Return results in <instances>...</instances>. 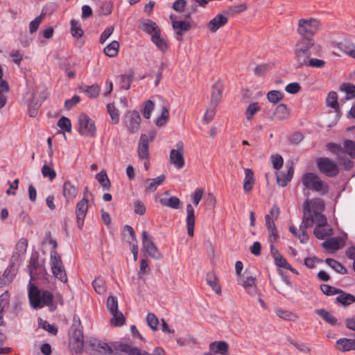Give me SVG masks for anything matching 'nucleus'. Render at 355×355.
<instances>
[{
    "instance_id": "33",
    "label": "nucleus",
    "mask_w": 355,
    "mask_h": 355,
    "mask_svg": "<svg viewBox=\"0 0 355 355\" xmlns=\"http://www.w3.org/2000/svg\"><path fill=\"white\" fill-rule=\"evenodd\" d=\"M191 28V24L184 21L173 20V28L176 31L177 35L181 37L184 33L189 31Z\"/></svg>"
},
{
    "instance_id": "45",
    "label": "nucleus",
    "mask_w": 355,
    "mask_h": 355,
    "mask_svg": "<svg viewBox=\"0 0 355 355\" xmlns=\"http://www.w3.org/2000/svg\"><path fill=\"white\" fill-rule=\"evenodd\" d=\"M53 295L49 291H44L42 294V304L44 306H48L51 308V310H53L55 306L53 304Z\"/></svg>"
},
{
    "instance_id": "55",
    "label": "nucleus",
    "mask_w": 355,
    "mask_h": 355,
    "mask_svg": "<svg viewBox=\"0 0 355 355\" xmlns=\"http://www.w3.org/2000/svg\"><path fill=\"white\" fill-rule=\"evenodd\" d=\"M267 98L270 102L276 103L284 98V94L278 90H272L268 93Z\"/></svg>"
},
{
    "instance_id": "61",
    "label": "nucleus",
    "mask_w": 355,
    "mask_h": 355,
    "mask_svg": "<svg viewBox=\"0 0 355 355\" xmlns=\"http://www.w3.org/2000/svg\"><path fill=\"white\" fill-rule=\"evenodd\" d=\"M71 33L73 37H80L83 35V31L79 25L78 22L74 19L71 20Z\"/></svg>"
},
{
    "instance_id": "14",
    "label": "nucleus",
    "mask_w": 355,
    "mask_h": 355,
    "mask_svg": "<svg viewBox=\"0 0 355 355\" xmlns=\"http://www.w3.org/2000/svg\"><path fill=\"white\" fill-rule=\"evenodd\" d=\"M70 343L76 353L82 351L84 345L83 334L81 329H75L70 336Z\"/></svg>"
},
{
    "instance_id": "63",
    "label": "nucleus",
    "mask_w": 355,
    "mask_h": 355,
    "mask_svg": "<svg viewBox=\"0 0 355 355\" xmlns=\"http://www.w3.org/2000/svg\"><path fill=\"white\" fill-rule=\"evenodd\" d=\"M41 172L43 177L49 178L50 181L53 180L56 177L55 171L46 164L42 166Z\"/></svg>"
},
{
    "instance_id": "4",
    "label": "nucleus",
    "mask_w": 355,
    "mask_h": 355,
    "mask_svg": "<svg viewBox=\"0 0 355 355\" xmlns=\"http://www.w3.org/2000/svg\"><path fill=\"white\" fill-rule=\"evenodd\" d=\"M50 264L53 275L62 282H67V276L61 257L57 251L51 252Z\"/></svg>"
},
{
    "instance_id": "47",
    "label": "nucleus",
    "mask_w": 355,
    "mask_h": 355,
    "mask_svg": "<svg viewBox=\"0 0 355 355\" xmlns=\"http://www.w3.org/2000/svg\"><path fill=\"white\" fill-rule=\"evenodd\" d=\"M133 73L123 74L119 76L120 78V87L123 89H128L133 80Z\"/></svg>"
},
{
    "instance_id": "50",
    "label": "nucleus",
    "mask_w": 355,
    "mask_h": 355,
    "mask_svg": "<svg viewBox=\"0 0 355 355\" xmlns=\"http://www.w3.org/2000/svg\"><path fill=\"white\" fill-rule=\"evenodd\" d=\"M93 287L95 291L100 295L104 294L106 291L105 283L103 278L98 277L94 280Z\"/></svg>"
},
{
    "instance_id": "2",
    "label": "nucleus",
    "mask_w": 355,
    "mask_h": 355,
    "mask_svg": "<svg viewBox=\"0 0 355 355\" xmlns=\"http://www.w3.org/2000/svg\"><path fill=\"white\" fill-rule=\"evenodd\" d=\"M302 182L305 188L311 189L320 195H325L329 191V186L313 173H306L302 178Z\"/></svg>"
},
{
    "instance_id": "53",
    "label": "nucleus",
    "mask_w": 355,
    "mask_h": 355,
    "mask_svg": "<svg viewBox=\"0 0 355 355\" xmlns=\"http://www.w3.org/2000/svg\"><path fill=\"white\" fill-rule=\"evenodd\" d=\"M325 64H326V62L323 60L310 58L306 61L304 66L316 68V69H322L325 66Z\"/></svg>"
},
{
    "instance_id": "7",
    "label": "nucleus",
    "mask_w": 355,
    "mask_h": 355,
    "mask_svg": "<svg viewBox=\"0 0 355 355\" xmlns=\"http://www.w3.org/2000/svg\"><path fill=\"white\" fill-rule=\"evenodd\" d=\"M116 344L110 345L103 341L94 339L89 342V351L92 355H110L114 352L116 353V350L114 349V345Z\"/></svg>"
},
{
    "instance_id": "9",
    "label": "nucleus",
    "mask_w": 355,
    "mask_h": 355,
    "mask_svg": "<svg viewBox=\"0 0 355 355\" xmlns=\"http://www.w3.org/2000/svg\"><path fill=\"white\" fill-rule=\"evenodd\" d=\"M317 164L320 171L328 177H335L339 173L338 166L329 158L318 159Z\"/></svg>"
},
{
    "instance_id": "23",
    "label": "nucleus",
    "mask_w": 355,
    "mask_h": 355,
    "mask_svg": "<svg viewBox=\"0 0 355 355\" xmlns=\"http://www.w3.org/2000/svg\"><path fill=\"white\" fill-rule=\"evenodd\" d=\"M187 234L190 236H193L195 226L194 209L191 204L187 205Z\"/></svg>"
},
{
    "instance_id": "46",
    "label": "nucleus",
    "mask_w": 355,
    "mask_h": 355,
    "mask_svg": "<svg viewBox=\"0 0 355 355\" xmlns=\"http://www.w3.org/2000/svg\"><path fill=\"white\" fill-rule=\"evenodd\" d=\"M322 246L328 251L335 252L340 248L338 240L336 238H331L325 241L322 243Z\"/></svg>"
},
{
    "instance_id": "26",
    "label": "nucleus",
    "mask_w": 355,
    "mask_h": 355,
    "mask_svg": "<svg viewBox=\"0 0 355 355\" xmlns=\"http://www.w3.org/2000/svg\"><path fill=\"white\" fill-rule=\"evenodd\" d=\"M309 200H306L303 204L304 214L302 221L300 225V231H306L307 228L313 225L310 220V210H309Z\"/></svg>"
},
{
    "instance_id": "12",
    "label": "nucleus",
    "mask_w": 355,
    "mask_h": 355,
    "mask_svg": "<svg viewBox=\"0 0 355 355\" xmlns=\"http://www.w3.org/2000/svg\"><path fill=\"white\" fill-rule=\"evenodd\" d=\"M88 199L87 197L80 200L76 207V216L78 227L81 229L84 224V220L88 210Z\"/></svg>"
},
{
    "instance_id": "10",
    "label": "nucleus",
    "mask_w": 355,
    "mask_h": 355,
    "mask_svg": "<svg viewBox=\"0 0 355 355\" xmlns=\"http://www.w3.org/2000/svg\"><path fill=\"white\" fill-rule=\"evenodd\" d=\"M142 243L144 248L150 257L155 259L162 258L161 252L158 250L152 238L148 236V232L145 230L142 232Z\"/></svg>"
},
{
    "instance_id": "24",
    "label": "nucleus",
    "mask_w": 355,
    "mask_h": 355,
    "mask_svg": "<svg viewBox=\"0 0 355 355\" xmlns=\"http://www.w3.org/2000/svg\"><path fill=\"white\" fill-rule=\"evenodd\" d=\"M141 28L146 33L151 35H156L161 34V30L155 22L150 19H146L141 24Z\"/></svg>"
},
{
    "instance_id": "49",
    "label": "nucleus",
    "mask_w": 355,
    "mask_h": 355,
    "mask_svg": "<svg viewBox=\"0 0 355 355\" xmlns=\"http://www.w3.org/2000/svg\"><path fill=\"white\" fill-rule=\"evenodd\" d=\"M96 179L101 184L104 189H110L111 184L105 171H101L96 174Z\"/></svg>"
},
{
    "instance_id": "51",
    "label": "nucleus",
    "mask_w": 355,
    "mask_h": 355,
    "mask_svg": "<svg viewBox=\"0 0 355 355\" xmlns=\"http://www.w3.org/2000/svg\"><path fill=\"white\" fill-rule=\"evenodd\" d=\"M38 325L39 327L47 331L52 335H56L58 333V328L55 326L49 324L46 320H43L42 319L39 318Z\"/></svg>"
},
{
    "instance_id": "32",
    "label": "nucleus",
    "mask_w": 355,
    "mask_h": 355,
    "mask_svg": "<svg viewBox=\"0 0 355 355\" xmlns=\"http://www.w3.org/2000/svg\"><path fill=\"white\" fill-rule=\"evenodd\" d=\"M254 184V173L250 168L245 169V179L243 182V189L245 193L252 191Z\"/></svg>"
},
{
    "instance_id": "57",
    "label": "nucleus",
    "mask_w": 355,
    "mask_h": 355,
    "mask_svg": "<svg viewBox=\"0 0 355 355\" xmlns=\"http://www.w3.org/2000/svg\"><path fill=\"white\" fill-rule=\"evenodd\" d=\"M337 162L339 165L343 166L344 169L346 171L351 169L354 164L353 162L345 157L344 154L337 157Z\"/></svg>"
},
{
    "instance_id": "44",
    "label": "nucleus",
    "mask_w": 355,
    "mask_h": 355,
    "mask_svg": "<svg viewBox=\"0 0 355 355\" xmlns=\"http://www.w3.org/2000/svg\"><path fill=\"white\" fill-rule=\"evenodd\" d=\"M344 153H347L352 158L355 159V141L346 139L343 142Z\"/></svg>"
},
{
    "instance_id": "8",
    "label": "nucleus",
    "mask_w": 355,
    "mask_h": 355,
    "mask_svg": "<svg viewBox=\"0 0 355 355\" xmlns=\"http://www.w3.org/2000/svg\"><path fill=\"white\" fill-rule=\"evenodd\" d=\"M176 148L170 151L169 162L177 169L182 168L185 165L184 150L182 141H178L175 145Z\"/></svg>"
},
{
    "instance_id": "25",
    "label": "nucleus",
    "mask_w": 355,
    "mask_h": 355,
    "mask_svg": "<svg viewBox=\"0 0 355 355\" xmlns=\"http://www.w3.org/2000/svg\"><path fill=\"white\" fill-rule=\"evenodd\" d=\"M210 351H213L215 354L227 355L229 349V345L225 341H214L209 344Z\"/></svg>"
},
{
    "instance_id": "52",
    "label": "nucleus",
    "mask_w": 355,
    "mask_h": 355,
    "mask_svg": "<svg viewBox=\"0 0 355 355\" xmlns=\"http://www.w3.org/2000/svg\"><path fill=\"white\" fill-rule=\"evenodd\" d=\"M40 267L39 257L37 254H33L31 255L29 262V273L31 277L36 274L37 269Z\"/></svg>"
},
{
    "instance_id": "64",
    "label": "nucleus",
    "mask_w": 355,
    "mask_h": 355,
    "mask_svg": "<svg viewBox=\"0 0 355 355\" xmlns=\"http://www.w3.org/2000/svg\"><path fill=\"white\" fill-rule=\"evenodd\" d=\"M58 126L65 132H71V121L67 117L62 116L58 121Z\"/></svg>"
},
{
    "instance_id": "41",
    "label": "nucleus",
    "mask_w": 355,
    "mask_h": 355,
    "mask_svg": "<svg viewBox=\"0 0 355 355\" xmlns=\"http://www.w3.org/2000/svg\"><path fill=\"white\" fill-rule=\"evenodd\" d=\"M309 210H311V208L313 209L314 212H321L324 209V204L322 200L320 198H314L311 200H309Z\"/></svg>"
},
{
    "instance_id": "48",
    "label": "nucleus",
    "mask_w": 355,
    "mask_h": 355,
    "mask_svg": "<svg viewBox=\"0 0 355 355\" xmlns=\"http://www.w3.org/2000/svg\"><path fill=\"white\" fill-rule=\"evenodd\" d=\"M112 318L110 320V324L114 327H121L125 323V318L123 313L119 311L116 313H111Z\"/></svg>"
},
{
    "instance_id": "19",
    "label": "nucleus",
    "mask_w": 355,
    "mask_h": 355,
    "mask_svg": "<svg viewBox=\"0 0 355 355\" xmlns=\"http://www.w3.org/2000/svg\"><path fill=\"white\" fill-rule=\"evenodd\" d=\"M239 284H241L246 292L251 296H255L257 288L255 285V279L252 277H240Z\"/></svg>"
},
{
    "instance_id": "18",
    "label": "nucleus",
    "mask_w": 355,
    "mask_h": 355,
    "mask_svg": "<svg viewBox=\"0 0 355 355\" xmlns=\"http://www.w3.org/2000/svg\"><path fill=\"white\" fill-rule=\"evenodd\" d=\"M223 91V85L220 81H217L211 88V94L209 103L214 106H218L221 98Z\"/></svg>"
},
{
    "instance_id": "43",
    "label": "nucleus",
    "mask_w": 355,
    "mask_h": 355,
    "mask_svg": "<svg viewBox=\"0 0 355 355\" xmlns=\"http://www.w3.org/2000/svg\"><path fill=\"white\" fill-rule=\"evenodd\" d=\"M325 262L337 272L344 275L347 273V269L338 261L335 259L327 258Z\"/></svg>"
},
{
    "instance_id": "6",
    "label": "nucleus",
    "mask_w": 355,
    "mask_h": 355,
    "mask_svg": "<svg viewBox=\"0 0 355 355\" xmlns=\"http://www.w3.org/2000/svg\"><path fill=\"white\" fill-rule=\"evenodd\" d=\"M96 130L94 121L87 115L81 114L78 118V132L83 136L94 137Z\"/></svg>"
},
{
    "instance_id": "5",
    "label": "nucleus",
    "mask_w": 355,
    "mask_h": 355,
    "mask_svg": "<svg viewBox=\"0 0 355 355\" xmlns=\"http://www.w3.org/2000/svg\"><path fill=\"white\" fill-rule=\"evenodd\" d=\"M114 349L116 350V354L124 352L128 355H166L164 350L160 347H156L152 354L127 344H116L114 345Z\"/></svg>"
},
{
    "instance_id": "39",
    "label": "nucleus",
    "mask_w": 355,
    "mask_h": 355,
    "mask_svg": "<svg viewBox=\"0 0 355 355\" xmlns=\"http://www.w3.org/2000/svg\"><path fill=\"white\" fill-rule=\"evenodd\" d=\"M159 202L162 205L178 209L180 207V200L176 196H172L169 198H161Z\"/></svg>"
},
{
    "instance_id": "3",
    "label": "nucleus",
    "mask_w": 355,
    "mask_h": 355,
    "mask_svg": "<svg viewBox=\"0 0 355 355\" xmlns=\"http://www.w3.org/2000/svg\"><path fill=\"white\" fill-rule=\"evenodd\" d=\"M320 28V22L316 19H300L298 21L297 33L301 37H313Z\"/></svg>"
},
{
    "instance_id": "28",
    "label": "nucleus",
    "mask_w": 355,
    "mask_h": 355,
    "mask_svg": "<svg viewBox=\"0 0 355 355\" xmlns=\"http://www.w3.org/2000/svg\"><path fill=\"white\" fill-rule=\"evenodd\" d=\"M166 176L164 175H161L153 179H147L146 180V192H153L155 191L158 186L161 185L164 181Z\"/></svg>"
},
{
    "instance_id": "62",
    "label": "nucleus",
    "mask_w": 355,
    "mask_h": 355,
    "mask_svg": "<svg viewBox=\"0 0 355 355\" xmlns=\"http://www.w3.org/2000/svg\"><path fill=\"white\" fill-rule=\"evenodd\" d=\"M107 308L110 313H116L117 311H119L118 300L115 297H114L112 295H110L107 297Z\"/></svg>"
},
{
    "instance_id": "27",
    "label": "nucleus",
    "mask_w": 355,
    "mask_h": 355,
    "mask_svg": "<svg viewBox=\"0 0 355 355\" xmlns=\"http://www.w3.org/2000/svg\"><path fill=\"white\" fill-rule=\"evenodd\" d=\"M265 220L266 225L270 236V241L271 243H275L278 238V234L274 220L268 214L266 215Z\"/></svg>"
},
{
    "instance_id": "56",
    "label": "nucleus",
    "mask_w": 355,
    "mask_h": 355,
    "mask_svg": "<svg viewBox=\"0 0 355 355\" xmlns=\"http://www.w3.org/2000/svg\"><path fill=\"white\" fill-rule=\"evenodd\" d=\"M275 313L280 318L284 320H295L297 318L295 314L287 310L277 309L275 310Z\"/></svg>"
},
{
    "instance_id": "22",
    "label": "nucleus",
    "mask_w": 355,
    "mask_h": 355,
    "mask_svg": "<svg viewBox=\"0 0 355 355\" xmlns=\"http://www.w3.org/2000/svg\"><path fill=\"white\" fill-rule=\"evenodd\" d=\"M62 194L67 202L73 200L78 194V189L69 181H66L62 187Z\"/></svg>"
},
{
    "instance_id": "13",
    "label": "nucleus",
    "mask_w": 355,
    "mask_h": 355,
    "mask_svg": "<svg viewBox=\"0 0 355 355\" xmlns=\"http://www.w3.org/2000/svg\"><path fill=\"white\" fill-rule=\"evenodd\" d=\"M28 298L33 308L40 309L42 307L41 292L37 286L33 284L29 286Z\"/></svg>"
},
{
    "instance_id": "17",
    "label": "nucleus",
    "mask_w": 355,
    "mask_h": 355,
    "mask_svg": "<svg viewBox=\"0 0 355 355\" xmlns=\"http://www.w3.org/2000/svg\"><path fill=\"white\" fill-rule=\"evenodd\" d=\"M227 21V17L222 14H218L207 23V26L211 33H216L220 28L224 26Z\"/></svg>"
},
{
    "instance_id": "42",
    "label": "nucleus",
    "mask_w": 355,
    "mask_h": 355,
    "mask_svg": "<svg viewBox=\"0 0 355 355\" xmlns=\"http://www.w3.org/2000/svg\"><path fill=\"white\" fill-rule=\"evenodd\" d=\"M161 34L153 35L152 42L162 52H166L168 49V44L165 39L160 37Z\"/></svg>"
},
{
    "instance_id": "34",
    "label": "nucleus",
    "mask_w": 355,
    "mask_h": 355,
    "mask_svg": "<svg viewBox=\"0 0 355 355\" xmlns=\"http://www.w3.org/2000/svg\"><path fill=\"white\" fill-rule=\"evenodd\" d=\"M81 92H84L88 97L97 98L100 93V87L98 84H94L91 86L83 85L80 87Z\"/></svg>"
},
{
    "instance_id": "58",
    "label": "nucleus",
    "mask_w": 355,
    "mask_h": 355,
    "mask_svg": "<svg viewBox=\"0 0 355 355\" xmlns=\"http://www.w3.org/2000/svg\"><path fill=\"white\" fill-rule=\"evenodd\" d=\"M325 226L315 227L313 231L315 236L318 239H324L326 236L331 234L330 229L324 228Z\"/></svg>"
},
{
    "instance_id": "30",
    "label": "nucleus",
    "mask_w": 355,
    "mask_h": 355,
    "mask_svg": "<svg viewBox=\"0 0 355 355\" xmlns=\"http://www.w3.org/2000/svg\"><path fill=\"white\" fill-rule=\"evenodd\" d=\"M206 282L216 294H221V287L218 284V279L215 272H208L207 274Z\"/></svg>"
},
{
    "instance_id": "38",
    "label": "nucleus",
    "mask_w": 355,
    "mask_h": 355,
    "mask_svg": "<svg viewBox=\"0 0 355 355\" xmlns=\"http://www.w3.org/2000/svg\"><path fill=\"white\" fill-rule=\"evenodd\" d=\"M339 49L343 53L355 58V46L349 41H344L338 43Z\"/></svg>"
},
{
    "instance_id": "54",
    "label": "nucleus",
    "mask_w": 355,
    "mask_h": 355,
    "mask_svg": "<svg viewBox=\"0 0 355 355\" xmlns=\"http://www.w3.org/2000/svg\"><path fill=\"white\" fill-rule=\"evenodd\" d=\"M217 106H214L213 105L209 104L208 107L206 110V112L205 113V115L203 116L202 121L206 124H208L211 121L213 120L215 114H216V109Z\"/></svg>"
},
{
    "instance_id": "40",
    "label": "nucleus",
    "mask_w": 355,
    "mask_h": 355,
    "mask_svg": "<svg viewBox=\"0 0 355 355\" xmlns=\"http://www.w3.org/2000/svg\"><path fill=\"white\" fill-rule=\"evenodd\" d=\"M119 43L114 40L110 43L107 46L104 48V53L106 55L110 58L115 57L119 52Z\"/></svg>"
},
{
    "instance_id": "59",
    "label": "nucleus",
    "mask_w": 355,
    "mask_h": 355,
    "mask_svg": "<svg viewBox=\"0 0 355 355\" xmlns=\"http://www.w3.org/2000/svg\"><path fill=\"white\" fill-rule=\"evenodd\" d=\"M260 110L257 102L250 103L246 109L245 116L248 120H251L253 116Z\"/></svg>"
},
{
    "instance_id": "15",
    "label": "nucleus",
    "mask_w": 355,
    "mask_h": 355,
    "mask_svg": "<svg viewBox=\"0 0 355 355\" xmlns=\"http://www.w3.org/2000/svg\"><path fill=\"white\" fill-rule=\"evenodd\" d=\"M25 102L28 107V114L31 117H35L37 114V110L41 105L38 101H35V94L31 92H27L24 97Z\"/></svg>"
},
{
    "instance_id": "11",
    "label": "nucleus",
    "mask_w": 355,
    "mask_h": 355,
    "mask_svg": "<svg viewBox=\"0 0 355 355\" xmlns=\"http://www.w3.org/2000/svg\"><path fill=\"white\" fill-rule=\"evenodd\" d=\"M141 117L138 112H129L125 115V125L130 133L137 132L140 128Z\"/></svg>"
},
{
    "instance_id": "20",
    "label": "nucleus",
    "mask_w": 355,
    "mask_h": 355,
    "mask_svg": "<svg viewBox=\"0 0 355 355\" xmlns=\"http://www.w3.org/2000/svg\"><path fill=\"white\" fill-rule=\"evenodd\" d=\"M27 247L28 240L25 238L20 239L16 244L12 260L18 261L26 252Z\"/></svg>"
},
{
    "instance_id": "36",
    "label": "nucleus",
    "mask_w": 355,
    "mask_h": 355,
    "mask_svg": "<svg viewBox=\"0 0 355 355\" xmlns=\"http://www.w3.org/2000/svg\"><path fill=\"white\" fill-rule=\"evenodd\" d=\"M315 313L331 325H337V319L324 309H316Z\"/></svg>"
},
{
    "instance_id": "60",
    "label": "nucleus",
    "mask_w": 355,
    "mask_h": 355,
    "mask_svg": "<svg viewBox=\"0 0 355 355\" xmlns=\"http://www.w3.org/2000/svg\"><path fill=\"white\" fill-rule=\"evenodd\" d=\"M326 101L328 107L334 108L336 110L338 108V96L336 92H330L327 96Z\"/></svg>"
},
{
    "instance_id": "21",
    "label": "nucleus",
    "mask_w": 355,
    "mask_h": 355,
    "mask_svg": "<svg viewBox=\"0 0 355 355\" xmlns=\"http://www.w3.org/2000/svg\"><path fill=\"white\" fill-rule=\"evenodd\" d=\"M294 169L292 165L288 166L286 173L283 171L276 172L277 183L281 187H285L288 182L292 179Z\"/></svg>"
},
{
    "instance_id": "1",
    "label": "nucleus",
    "mask_w": 355,
    "mask_h": 355,
    "mask_svg": "<svg viewBox=\"0 0 355 355\" xmlns=\"http://www.w3.org/2000/svg\"><path fill=\"white\" fill-rule=\"evenodd\" d=\"M319 51V46L315 44L313 37H301L295 45V60L297 64V68L305 65L306 61L316 55Z\"/></svg>"
},
{
    "instance_id": "37",
    "label": "nucleus",
    "mask_w": 355,
    "mask_h": 355,
    "mask_svg": "<svg viewBox=\"0 0 355 355\" xmlns=\"http://www.w3.org/2000/svg\"><path fill=\"white\" fill-rule=\"evenodd\" d=\"M310 220L313 224H316V227L326 226L327 224V218L321 212H314L311 214L310 210Z\"/></svg>"
},
{
    "instance_id": "29",
    "label": "nucleus",
    "mask_w": 355,
    "mask_h": 355,
    "mask_svg": "<svg viewBox=\"0 0 355 355\" xmlns=\"http://www.w3.org/2000/svg\"><path fill=\"white\" fill-rule=\"evenodd\" d=\"M337 349L342 352L355 350V339L340 338L336 342Z\"/></svg>"
},
{
    "instance_id": "31",
    "label": "nucleus",
    "mask_w": 355,
    "mask_h": 355,
    "mask_svg": "<svg viewBox=\"0 0 355 355\" xmlns=\"http://www.w3.org/2000/svg\"><path fill=\"white\" fill-rule=\"evenodd\" d=\"M290 110L285 104H279L274 112V118L279 121L285 120L289 118Z\"/></svg>"
},
{
    "instance_id": "35",
    "label": "nucleus",
    "mask_w": 355,
    "mask_h": 355,
    "mask_svg": "<svg viewBox=\"0 0 355 355\" xmlns=\"http://www.w3.org/2000/svg\"><path fill=\"white\" fill-rule=\"evenodd\" d=\"M339 295L336 298V302L344 306H347L355 302V296L352 294L347 293L341 290V293H338Z\"/></svg>"
},
{
    "instance_id": "16",
    "label": "nucleus",
    "mask_w": 355,
    "mask_h": 355,
    "mask_svg": "<svg viewBox=\"0 0 355 355\" xmlns=\"http://www.w3.org/2000/svg\"><path fill=\"white\" fill-rule=\"evenodd\" d=\"M137 153L139 157L142 160L149 158V139L145 134H142L140 137Z\"/></svg>"
}]
</instances>
